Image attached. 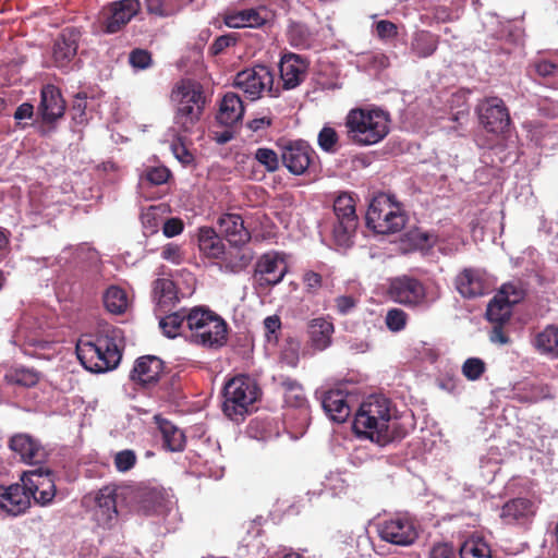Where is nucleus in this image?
<instances>
[{
    "label": "nucleus",
    "mask_w": 558,
    "mask_h": 558,
    "mask_svg": "<svg viewBox=\"0 0 558 558\" xmlns=\"http://www.w3.org/2000/svg\"><path fill=\"white\" fill-rule=\"evenodd\" d=\"M173 153L175 157L184 165H190L193 162V155L186 149L184 145H173Z\"/></svg>",
    "instance_id": "64"
},
{
    "label": "nucleus",
    "mask_w": 558,
    "mask_h": 558,
    "mask_svg": "<svg viewBox=\"0 0 558 558\" xmlns=\"http://www.w3.org/2000/svg\"><path fill=\"white\" fill-rule=\"evenodd\" d=\"M147 14L157 17H169L179 11L177 0H144Z\"/></svg>",
    "instance_id": "42"
},
{
    "label": "nucleus",
    "mask_w": 558,
    "mask_h": 558,
    "mask_svg": "<svg viewBox=\"0 0 558 558\" xmlns=\"http://www.w3.org/2000/svg\"><path fill=\"white\" fill-rule=\"evenodd\" d=\"M317 141L319 147L326 153L333 154L338 150L339 136L332 128L324 126L318 133Z\"/></svg>",
    "instance_id": "47"
},
{
    "label": "nucleus",
    "mask_w": 558,
    "mask_h": 558,
    "mask_svg": "<svg viewBox=\"0 0 558 558\" xmlns=\"http://www.w3.org/2000/svg\"><path fill=\"white\" fill-rule=\"evenodd\" d=\"M22 482H25L29 492V499L40 506L52 502L56 496V485L52 472L43 466L23 473Z\"/></svg>",
    "instance_id": "14"
},
{
    "label": "nucleus",
    "mask_w": 558,
    "mask_h": 558,
    "mask_svg": "<svg viewBox=\"0 0 558 558\" xmlns=\"http://www.w3.org/2000/svg\"><path fill=\"white\" fill-rule=\"evenodd\" d=\"M122 349V331L116 327H106L97 333L94 341L80 339L76 355L85 369L105 373L119 365Z\"/></svg>",
    "instance_id": "2"
},
{
    "label": "nucleus",
    "mask_w": 558,
    "mask_h": 558,
    "mask_svg": "<svg viewBox=\"0 0 558 558\" xmlns=\"http://www.w3.org/2000/svg\"><path fill=\"white\" fill-rule=\"evenodd\" d=\"M359 226L355 201L348 193H341L333 201V219L331 220V236L339 247H350L353 244Z\"/></svg>",
    "instance_id": "8"
},
{
    "label": "nucleus",
    "mask_w": 558,
    "mask_h": 558,
    "mask_svg": "<svg viewBox=\"0 0 558 558\" xmlns=\"http://www.w3.org/2000/svg\"><path fill=\"white\" fill-rule=\"evenodd\" d=\"M303 281L310 291H316L322 287L323 278L318 272L310 270L304 274Z\"/></svg>",
    "instance_id": "61"
},
{
    "label": "nucleus",
    "mask_w": 558,
    "mask_h": 558,
    "mask_svg": "<svg viewBox=\"0 0 558 558\" xmlns=\"http://www.w3.org/2000/svg\"><path fill=\"white\" fill-rule=\"evenodd\" d=\"M85 109H86V95L85 94H77L75 96V99L73 101L72 110L74 111V119H80V121L83 120L85 116Z\"/></svg>",
    "instance_id": "63"
},
{
    "label": "nucleus",
    "mask_w": 558,
    "mask_h": 558,
    "mask_svg": "<svg viewBox=\"0 0 558 558\" xmlns=\"http://www.w3.org/2000/svg\"><path fill=\"white\" fill-rule=\"evenodd\" d=\"M129 63L135 70H146L153 64L151 53L142 48H135L129 53Z\"/></svg>",
    "instance_id": "48"
},
{
    "label": "nucleus",
    "mask_w": 558,
    "mask_h": 558,
    "mask_svg": "<svg viewBox=\"0 0 558 558\" xmlns=\"http://www.w3.org/2000/svg\"><path fill=\"white\" fill-rule=\"evenodd\" d=\"M265 337L268 342L277 343L281 329V320L278 315L267 316L264 319Z\"/></svg>",
    "instance_id": "52"
},
{
    "label": "nucleus",
    "mask_w": 558,
    "mask_h": 558,
    "mask_svg": "<svg viewBox=\"0 0 558 558\" xmlns=\"http://www.w3.org/2000/svg\"><path fill=\"white\" fill-rule=\"evenodd\" d=\"M481 124L489 133H504L510 125V114L504 100L499 97H487L477 108Z\"/></svg>",
    "instance_id": "15"
},
{
    "label": "nucleus",
    "mask_w": 558,
    "mask_h": 558,
    "mask_svg": "<svg viewBox=\"0 0 558 558\" xmlns=\"http://www.w3.org/2000/svg\"><path fill=\"white\" fill-rule=\"evenodd\" d=\"M259 388L248 376L231 378L223 388L222 410L231 420L243 416L258 399Z\"/></svg>",
    "instance_id": "7"
},
{
    "label": "nucleus",
    "mask_w": 558,
    "mask_h": 558,
    "mask_svg": "<svg viewBox=\"0 0 558 558\" xmlns=\"http://www.w3.org/2000/svg\"><path fill=\"white\" fill-rule=\"evenodd\" d=\"M65 101L60 89L47 84L40 90V102L38 106V114L44 123L51 124L64 116Z\"/></svg>",
    "instance_id": "20"
},
{
    "label": "nucleus",
    "mask_w": 558,
    "mask_h": 558,
    "mask_svg": "<svg viewBox=\"0 0 558 558\" xmlns=\"http://www.w3.org/2000/svg\"><path fill=\"white\" fill-rule=\"evenodd\" d=\"M244 114V106L240 96L228 92L221 99L217 121L226 126H232L239 122Z\"/></svg>",
    "instance_id": "30"
},
{
    "label": "nucleus",
    "mask_w": 558,
    "mask_h": 558,
    "mask_svg": "<svg viewBox=\"0 0 558 558\" xmlns=\"http://www.w3.org/2000/svg\"><path fill=\"white\" fill-rule=\"evenodd\" d=\"M275 76L266 65H255L239 72L233 85L241 89L247 99L256 100L264 95L278 97L280 87L274 85Z\"/></svg>",
    "instance_id": "10"
},
{
    "label": "nucleus",
    "mask_w": 558,
    "mask_h": 558,
    "mask_svg": "<svg viewBox=\"0 0 558 558\" xmlns=\"http://www.w3.org/2000/svg\"><path fill=\"white\" fill-rule=\"evenodd\" d=\"M308 62L296 53H286L279 63L280 78L283 89L298 87L306 77Z\"/></svg>",
    "instance_id": "22"
},
{
    "label": "nucleus",
    "mask_w": 558,
    "mask_h": 558,
    "mask_svg": "<svg viewBox=\"0 0 558 558\" xmlns=\"http://www.w3.org/2000/svg\"><path fill=\"white\" fill-rule=\"evenodd\" d=\"M217 226L218 232L233 246H242L251 240V233L238 214H222Z\"/></svg>",
    "instance_id": "23"
},
{
    "label": "nucleus",
    "mask_w": 558,
    "mask_h": 558,
    "mask_svg": "<svg viewBox=\"0 0 558 558\" xmlns=\"http://www.w3.org/2000/svg\"><path fill=\"white\" fill-rule=\"evenodd\" d=\"M376 33L378 37L383 39L392 38L398 34L397 26L392 22L386 20H381L376 23Z\"/></svg>",
    "instance_id": "60"
},
{
    "label": "nucleus",
    "mask_w": 558,
    "mask_h": 558,
    "mask_svg": "<svg viewBox=\"0 0 558 558\" xmlns=\"http://www.w3.org/2000/svg\"><path fill=\"white\" fill-rule=\"evenodd\" d=\"M8 383L23 387H34L39 381L38 373L34 369L17 367L5 374Z\"/></svg>",
    "instance_id": "44"
},
{
    "label": "nucleus",
    "mask_w": 558,
    "mask_h": 558,
    "mask_svg": "<svg viewBox=\"0 0 558 558\" xmlns=\"http://www.w3.org/2000/svg\"><path fill=\"white\" fill-rule=\"evenodd\" d=\"M253 253L250 250L229 252L223 258L222 267L230 272L238 274L244 270L252 262Z\"/></svg>",
    "instance_id": "40"
},
{
    "label": "nucleus",
    "mask_w": 558,
    "mask_h": 558,
    "mask_svg": "<svg viewBox=\"0 0 558 558\" xmlns=\"http://www.w3.org/2000/svg\"><path fill=\"white\" fill-rule=\"evenodd\" d=\"M380 539L397 546H411L418 538L413 520L405 515H396L378 523Z\"/></svg>",
    "instance_id": "12"
},
{
    "label": "nucleus",
    "mask_w": 558,
    "mask_h": 558,
    "mask_svg": "<svg viewBox=\"0 0 558 558\" xmlns=\"http://www.w3.org/2000/svg\"><path fill=\"white\" fill-rule=\"evenodd\" d=\"M557 69L558 66L548 60H542L535 63L536 73L543 77L553 76L556 73Z\"/></svg>",
    "instance_id": "62"
},
{
    "label": "nucleus",
    "mask_w": 558,
    "mask_h": 558,
    "mask_svg": "<svg viewBox=\"0 0 558 558\" xmlns=\"http://www.w3.org/2000/svg\"><path fill=\"white\" fill-rule=\"evenodd\" d=\"M186 338L191 343L209 350H218L227 344L228 324L214 311L196 306L187 311Z\"/></svg>",
    "instance_id": "3"
},
{
    "label": "nucleus",
    "mask_w": 558,
    "mask_h": 558,
    "mask_svg": "<svg viewBox=\"0 0 558 558\" xmlns=\"http://www.w3.org/2000/svg\"><path fill=\"white\" fill-rule=\"evenodd\" d=\"M142 9L140 0H117L106 4L100 12V28L106 34L122 31Z\"/></svg>",
    "instance_id": "11"
},
{
    "label": "nucleus",
    "mask_w": 558,
    "mask_h": 558,
    "mask_svg": "<svg viewBox=\"0 0 558 558\" xmlns=\"http://www.w3.org/2000/svg\"><path fill=\"white\" fill-rule=\"evenodd\" d=\"M533 344L537 351L558 357V326H546L536 333Z\"/></svg>",
    "instance_id": "36"
},
{
    "label": "nucleus",
    "mask_w": 558,
    "mask_h": 558,
    "mask_svg": "<svg viewBox=\"0 0 558 558\" xmlns=\"http://www.w3.org/2000/svg\"><path fill=\"white\" fill-rule=\"evenodd\" d=\"M170 175V170L160 166L148 168L144 174V179L153 185H161L169 180Z\"/></svg>",
    "instance_id": "51"
},
{
    "label": "nucleus",
    "mask_w": 558,
    "mask_h": 558,
    "mask_svg": "<svg viewBox=\"0 0 558 558\" xmlns=\"http://www.w3.org/2000/svg\"><path fill=\"white\" fill-rule=\"evenodd\" d=\"M486 371L485 362L480 357H469L462 365V374L469 380H477Z\"/></svg>",
    "instance_id": "46"
},
{
    "label": "nucleus",
    "mask_w": 558,
    "mask_h": 558,
    "mask_svg": "<svg viewBox=\"0 0 558 558\" xmlns=\"http://www.w3.org/2000/svg\"><path fill=\"white\" fill-rule=\"evenodd\" d=\"M161 257L175 265L181 264L183 260L181 247L173 243H168L163 246Z\"/></svg>",
    "instance_id": "54"
},
{
    "label": "nucleus",
    "mask_w": 558,
    "mask_h": 558,
    "mask_svg": "<svg viewBox=\"0 0 558 558\" xmlns=\"http://www.w3.org/2000/svg\"><path fill=\"white\" fill-rule=\"evenodd\" d=\"M29 492L23 484L0 485V512L10 517H19L31 508Z\"/></svg>",
    "instance_id": "17"
},
{
    "label": "nucleus",
    "mask_w": 558,
    "mask_h": 558,
    "mask_svg": "<svg viewBox=\"0 0 558 558\" xmlns=\"http://www.w3.org/2000/svg\"><path fill=\"white\" fill-rule=\"evenodd\" d=\"M454 286L457 291L466 299L481 296L490 289L486 272L478 268H464L454 278Z\"/></svg>",
    "instance_id": "19"
},
{
    "label": "nucleus",
    "mask_w": 558,
    "mask_h": 558,
    "mask_svg": "<svg viewBox=\"0 0 558 558\" xmlns=\"http://www.w3.org/2000/svg\"><path fill=\"white\" fill-rule=\"evenodd\" d=\"M186 314L187 312L180 311L166 315L163 318H161L159 326L162 329V332L168 338H175L178 335H180L184 323L186 324Z\"/></svg>",
    "instance_id": "43"
},
{
    "label": "nucleus",
    "mask_w": 558,
    "mask_h": 558,
    "mask_svg": "<svg viewBox=\"0 0 558 558\" xmlns=\"http://www.w3.org/2000/svg\"><path fill=\"white\" fill-rule=\"evenodd\" d=\"M316 159V151L303 140L289 141L281 150L283 166L294 175L306 173Z\"/></svg>",
    "instance_id": "13"
},
{
    "label": "nucleus",
    "mask_w": 558,
    "mask_h": 558,
    "mask_svg": "<svg viewBox=\"0 0 558 558\" xmlns=\"http://www.w3.org/2000/svg\"><path fill=\"white\" fill-rule=\"evenodd\" d=\"M439 37L428 31H420L414 34L412 50L420 58L432 56L438 47Z\"/></svg>",
    "instance_id": "38"
},
{
    "label": "nucleus",
    "mask_w": 558,
    "mask_h": 558,
    "mask_svg": "<svg viewBox=\"0 0 558 558\" xmlns=\"http://www.w3.org/2000/svg\"><path fill=\"white\" fill-rule=\"evenodd\" d=\"M137 458L133 450L125 449L114 456V466L119 472L130 471L136 463Z\"/></svg>",
    "instance_id": "50"
},
{
    "label": "nucleus",
    "mask_w": 558,
    "mask_h": 558,
    "mask_svg": "<svg viewBox=\"0 0 558 558\" xmlns=\"http://www.w3.org/2000/svg\"><path fill=\"white\" fill-rule=\"evenodd\" d=\"M171 99L175 102V125L182 132H191L199 121L206 104L203 86L198 82L183 80L172 89Z\"/></svg>",
    "instance_id": "5"
},
{
    "label": "nucleus",
    "mask_w": 558,
    "mask_h": 558,
    "mask_svg": "<svg viewBox=\"0 0 558 558\" xmlns=\"http://www.w3.org/2000/svg\"><path fill=\"white\" fill-rule=\"evenodd\" d=\"M153 295L158 308L165 313L179 301L174 282L167 278H158L154 281Z\"/></svg>",
    "instance_id": "35"
},
{
    "label": "nucleus",
    "mask_w": 558,
    "mask_h": 558,
    "mask_svg": "<svg viewBox=\"0 0 558 558\" xmlns=\"http://www.w3.org/2000/svg\"><path fill=\"white\" fill-rule=\"evenodd\" d=\"M389 116L380 109H351L345 117L348 137L356 145L369 146L389 133Z\"/></svg>",
    "instance_id": "4"
},
{
    "label": "nucleus",
    "mask_w": 558,
    "mask_h": 558,
    "mask_svg": "<svg viewBox=\"0 0 558 558\" xmlns=\"http://www.w3.org/2000/svg\"><path fill=\"white\" fill-rule=\"evenodd\" d=\"M460 558H492L489 545L482 538L466 539L460 547Z\"/></svg>",
    "instance_id": "41"
},
{
    "label": "nucleus",
    "mask_w": 558,
    "mask_h": 558,
    "mask_svg": "<svg viewBox=\"0 0 558 558\" xmlns=\"http://www.w3.org/2000/svg\"><path fill=\"white\" fill-rule=\"evenodd\" d=\"M287 272V265L278 253L271 252L262 255L256 265L254 277L262 287H272L282 281Z\"/></svg>",
    "instance_id": "18"
},
{
    "label": "nucleus",
    "mask_w": 558,
    "mask_h": 558,
    "mask_svg": "<svg viewBox=\"0 0 558 558\" xmlns=\"http://www.w3.org/2000/svg\"><path fill=\"white\" fill-rule=\"evenodd\" d=\"M429 558H457V555L451 545L447 543H438L432 547Z\"/></svg>",
    "instance_id": "57"
},
{
    "label": "nucleus",
    "mask_w": 558,
    "mask_h": 558,
    "mask_svg": "<svg viewBox=\"0 0 558 558\" xmlns=\"http://www.w3.org/2000/svg\"><path fill=\"white\" fill-rule=\"evenodd\" d=\"M95 501L94 517L98 525L110 527L118 519L116 490L110 487L100 489Z\"/></svg>",
    "instance_id": "27"
},
{
    "label": "nucleus",
    "mask_w": 558,
    "mask_h": 558,
    "mask_svg": "<svg viewBox=\"0 0 558 558\" xmlns=\"http://www.w3.org/2000/svg\"><path fill=\"white\" fill-rule=\"evenodd\" d=\"M336 307L339 314L348 315L357 304V300L352 295H340L335 299Z\"/></svg>",
    "instance_id": "56"
},
{
    "label": "nucleus",
    "mask_w": 558,
    "mask_h": 558,
    "mask_svg": "<svg viewBox=\"0 0 558 558\" xmlns=\"http://www.w3.org/2000/svg\"><path fill=\"white\" fill-rule=\"evenodd\" d=\"M221 234L211 227L198 229V247L208 258L218 259L225 255V244Z\"/></svg>",
    "instance_id": "33"
},
{
    "label": "nucleus",
    "mask_w": 558,
    "mask_h": 558,
    "mask_svg": "<svg viewBox=\"0 0 558 558\" xmlns=\"http://www.w3.org/2000/svg\"><path fill=\"white\" fill-rule=\"evenodd\" d=\"M387 295L391 301L410 310L428 307L434 300L425 284L416 277L401 275L388 280Z\"/></svg>",
    "instance_id": "9"
},
{
    "label": "nucleus",
    "mask_w": 558,
    "mask_h": 558,
    "mask_svg": "<svg viewBox=\"0 0 558 558\" xmlns=\"http://www.w3.org/2000/svg\"><path fill=\"white\" fill-rule=\"evenodd\" d=\"M13 117L17 121L16 128L25 129L27 124L22 123L21 121L32 119L34 117V106L31 102H23L16 108Z\"/></svg>",
    "instance_id": "55"
},
{
    "label": "nucleus",
    "mask_w": 558,
    "mask_h": 558,
    "mask_svg": "<svg viewBox=\"0 0 558 558\" xmlns=\"http://www.w3.org/2000/svg\"><path fill=\"white\" fill-rule=\"evenodd\" d=\"M236 37L233 34L221 35L217 37L209 47V51L213 56H218L223 52L227 48L235 45Z\"/></svg>",
    "instance_id": "53"
},
{
    "label": "nucleus",
    "mask_w": 558,
    "mask_h": 558,
    "mask_svg": "<svg viewBox=\"0 0 558 558\" xmlns=\"http://www.w3.org/2000/svg\"><path fill=\"white\" fill-rule=\"evenodd\" d=\"M388 398L381 395L369 396L362 402L355 414L353 422L355 433L381 447L403 439L407 429L398 422Z\"/></svg>",
    "instance_id": "1"
},
{
    "label": "nucleus",
    "mask_w": 558,
    "mask_h": 558,
    "mask_svg": "<svg viewBox=\"0 0 558 558\" xmlns=\"http://www.w3.org/2000/svg\"><path fill=\"white\" fill-rule=\"evenodd\" d=\"M165 369V363L155 355H144L135 360L130 372V379L141 388H151L157 385Z\"/></svg>",
    "instance_id": "16"
},
{
    "label": "nucleus",
    "mask_w": 558,
    "mask_h": 558,
    "mask_svg": "<svg viewBox=\"0 0 558 558\" xmlns=\"http://www.w3.org/2000/svg\"><path fill=\"white\" fill-rule=\"evenodd\" d=\"M268 21V12L265 8L245 9L227 12L223 23L231 28H258Z\"/></svg>",
    "instance_id": "25"
},
{
    "label": "nucleus",
    "mask_w": 558,
    "mask_h": 558,
    "mask_svg": "<svg viewBox=\"0 0 558 558\" xmlns=\"http://www.w3.org/2000/svg\"><path fill=\"white\" fill-rule=\"evenodd\" d=\"M284 403L290 408L306 409L307 399L303 387L294 379L286 378L281 381Z\"/></svg>",
    "instance_id": "37"
},
{
    "label": "nucleus",
    "mask_w": 558,
    "mask_h": 558,
    "mask_svg": "<svg viewBox=\"0 0 558 558\" xmlns=\"http://www.w3.org/2000/svg\"><path fill=\"white\" fill-rule=\"evenodd\" d=\"M154 420L161 434L163 448L172 452L183 451L186 442L184 433L161 415H155Z\"/></svg>",
    "instance_id": "31"
},
{
    "label": "nucleus",
    "mask_w": 558,
    "mask_h": 558,
    "mask_svg": "<svg viewBox=\"0 0 558 558\" xmlns=\"http://www.w3.org/2000/svg\"><path fill=\"white\" fill-rule=\"evenodd\" d=\"M333 330V324L326 318L318 317L312 319L307 325L311 345L315 350H325L331 343Z\"/></svg>",
    "instance_id": "32"
},
{
    "label": "nucleus",
    "mask_w": 558,
    "mask_h": 558,
    "mask_svg": "<svg viewBox=\"0 0 558 558\" xmlns=\"http://www.w3.org/2000/svg\"><path fill=\"white\" fill-rule=\"evenodd\" d=\"M81 33L74 27L64 28L56 39L52 59L57 68H66L77 53Z\"/></svg>",
    "instance_id": "21"
},
{
    "label": "nucleus",
    "mask_w": 558,
    "mask_h": 558,
    "mask_svg": "<svg viewBox=\"0 0 558 558\" xmlns=\"http://www.w3.org/2000/svg\"><path fill=\"white\" fill-rule=\"evenodd\" d=\"M184 223L180 218H169L162 226V232L167 238H173L182 233Z\"/></svg>",
    "instance_id": "58"
},
{
    "label": "nucleus",
    "mask_w": 558,
    "mask_h": 558,
    "mask_svg": "<svg viewBox=\"0 0 558 558\" xmlns=\"http://www.w3.org/2000/svg\"><path fill=\"white\" fill-rule=\"evenodd\" d=\"M520 296L510 298L508 287L504 286L500 293L496 295L486 310V318L492 324H507L512 314V305L519 302Z\"/></svg>",
    "instance_id": "29"
},
{
    "label": "nucleus",
    "mask_w": 558,
    "mask_h": 558,
    "mask_svg": "<svg viewBox=\"0 0 558 558\" xmlns=\"http://www.w3.org/2000/svg\"><path fill=\"white\" fill-rule=\"evenodd\" d=\"M536 507L531 499L518 497L502 506L500 518L506 524L524 523L534 517Z\"/></svg>",
    "instance_id": "28"
},
{
    "label": "nucleus",
    "mask_w": 558,
    "mask_h": 558,
    "mask_svg": "<svg viewBox=\"0 0 558 558\" xmlns=\"http://www.w3.org/2000/svg\"><path fill=\"white\" fill-rule=\"evenodd\" d=\"M493 328L489 332V340L493 342V343H497V344H508L510 343V337L508 336V333L506 332L504 326L506 324H493Z\"/></svg>",
    "instance_id": "59"
},
{
    "label": "nucleus",
    "mask_w": 558,
    "mask_h": 558,
    "mask_svg": "<svg viewBox=\"0 0 558 558\" xmlns=\"http://www.w3.org/2000/svg\"><path fill=\"white\" fill-rule=\"evenodd\" d=\"M347 393L340 389L325 391L322 396V407L327 416L336 423H344L351 414Z\"/></svg>",
    "instance_id": "26"
},
{
    "label": "nucleus",
    "mask_w": 558,
    "mask_h": 558,
    "mask_svg": "<svg viewBox=\"0 0 558 558\" xmlns=\"http://www.w3.org/2000/svg\"><path fill=\"white\" fill-rule=\"evenodd\" d=\"M9 447L20 454L21 459L29 464H38L45 461L47 452L45 448L33 437L26 434H17L11 437Z\"/></svg>",
    "instance_id": "24"
},
{
    "label": "nucleus",
    "mask_w": 558,
    "mask_h": 558,
    "mask_svg": "<svg viewBox=\"0 0 558 558\" xmlns=\"http://www.w3.org/2000/svg\"><path fill=\"white\" fill-rule=\"evenodd\" d=\"M366 226L378 234L400 232L407 222L401 205L393 196L379 193L374 196L366 211Z\"/></svg>",
    "instance_id": "6"
},
{
    "label": "nucleus",
    "mask_w": 558,
    "mask_h": 558,
    "mask_svg": "<svg viewBox=\"0 0 558 558\" xmlns=\"http://www.w3.org/2000/svg\"><path fill=\"white\" fill-rule=\"evenodd\" d=\"M136 496L141 508L148 514L162 512L168 502L166 492L159 487H141Z\"/></svg>",
    "instance_id": "34"
},
{
    "label": "nucleus",
    "mask_w": 558,
    "mask_h": 558,
    "mask_svg": "<svg viewBox=\"0 0 558 558\" xmlns=\"http://www.w3.org/2000/svg\"><path fill=\"white\" fill-rule=\"evenodd\" d=\"M254 158L262 165L268 172H275L279 169L280 161L278 154L270 148L259 147L254 154Z\"/></svg>",
    "instance_id": "45"
},
{
    "label": "nucleus",
    "mask_w": 558,
    "mask_h": 558,
    "mask_svg": "<svg viewBox=\"0 0 558 558\" xmlns=\"http://www.w3.org/2000/svg\"><path fill=\"white\" fill-rule=\"evenodd\" d=\"M408 314L401 308H391L386 314V325L390 331L397 332L405 328Z\"/></svg>",
    "instance_id": "49"
},
{
    "label": "nucleus",
    "mask_w": 558,
    "mask_h": 558,
    "mask_svg": "<svg viewBox=\"0 0 558 558\" xmlns=\"http://www.w3.org/2000/svg\"><path fill=\"white\" fill-rule=\"evenodd\" d=\"M105 307L112 314H122L128 308V296L123 289L111 286L104 294Z\"/></svg>",
    "instance_id": "39"
}]
</instances>
